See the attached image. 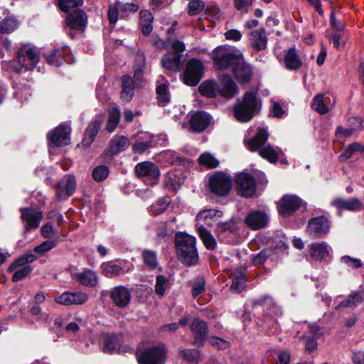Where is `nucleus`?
I'll list each match as a JSON object with an SVG mask.
<instances>
[{
	"label": "nucleus",
	"instance_id": "f257e3e1",
	"mask_svg": "<svg viewBox=\"0 0 364 364\" xmlns=\"http://www.w3.org/2000/svg\"><path fill=\"white\" fill-rule=\"evenodd\" d=\"M39 60V55L36 48L31 45H24L18 50L16 59L2 63V68L5 70L21 73L32 70Z\"/></svg>",
	"mask_w": 364,
	"mask_h": 364
},
{
	"label": "nucleus",
	"instance_id": "f03ea898",
	"mask_svg": "<svg viewBox=\"0 0 364 364\" xmlns=\"http://www.w3.org/2000/svg\"><path fill=\"white\" fill-rule=\"evenodd\" d=\"M260 108V101L255 92H247L242 100L239 99L233 107V114L240 122H247L257 114Z\"/></svg>",
	"mask_w": 364,
	"mask_h": 364
},
{
	"label": "nucleus",
	"instance_id": "7ed1b4c3",
	"mask_svg": "<svg viewBox=\"0 0 364 364\" xmlns=\"http://www.w3.org/2000/svg\"><path fill=\"white\" fill-rule=\"evenodd\" d=\"M267 138V130L259 129L257 134L247 142V145L251 151H257L260 156L267 159L271 163H275L277 161L282 151L278 147L274 148L270 145H265Z\"/></svg>",
	"mask_w": 364,
	"mask_h": 364
},
{
	"label": "nucleus",
	"instance_id": "20e7f679",
	"mask_svg": "<svg viewBox=\"0 0 364 364\" xmlns=\"http://www.w3.org/2000/svg\"><path fill=\"white\" fill-rule=\"evenodd\" d=\"M176 245L178 259L187 265L195 264L198 259L196 248V238L186 233L176 235Z\"/></svg>",
	"mask_w": 364,
	"mask_h": 364
},
{
	"label": "nucleus",
	"instance_id": "39448f33",
	"mask_svg": "<svg viewBox=\"0 0 364 364\" xmlns=\"http://www.w3.org/2000/svg\"><path fill=\"white\" fill-rule=\"evenodd\" d=\"M242 53L230 46H220L212 52V59L217 69L225 70L242 59Z\"/></svg>",
	"mask_w": 364,
	"mask_h": 364
},
{
	"label": "nucleus",
	"instance_id": "423d86ee",
	"mask_svg": "<svg viewBox=\"0 0 364 364\" xmlns=\"http://www.w3.org/2000/svg\"><path fill=\"white\" fill-rule=\"evenodd\" d=\"M145 65V56L143 53H137L136 55V62L134 65V82L129 75H124L122 78V92L120 98L122 100L128 102L131 101L134 95V89L140 80L142 75V68Z\"/></svg>",
	"mask_w": 364,
	"mask_h": 364
},
{
	"label": "nucleus",
	"instance_id": "0eeeda50",
	"mask_svg": "<svg viewBox=\"0 0 364 364\" xmlns=\"http://www.w3.org/2000/svg\"><path fill=\"white\" fill-rule=\"evenodd\" d=\"M37 259L33 254L28 253L18 258L9 267L8 271L14 272L12 280L18 282L26 277L32 271L30 263Z\"/></svg>",
	"mask_w": 364,
	"mask_h": 364
},
{
	"label": "nucleus",
	"instance_id": "6e6552de",
	"mask_svg": "<svg viewBox=\"0 0 364 364\" xmlns=\"http://www.w3.org/2000/svg\"><path fill=\"white\" fill-rule=\"evenodd\" d=\"M204 74V65L197 58L190 59L186 65L183 74V82L191 87L198 84Z\"/></svg>",
	"mask_w": 364,
	"mask_h": 364
},
{
	"label": "nucleus",
	"instance_id": "1a4fd4ad",
	"mask_svg": "<svg viewBox=\"0 0 364 364\" xmlns=\"http://www.w3.org/2000/svg\"><path fill=\"white\" fill-rule=\"evenodd\" d=\"M167 350L163 344L149 347L137 355L139 364H165Z\"/></svg>",
	"mask_w": 364,
	"mask_h": 364
},
{
	"label": "nucleus",
	"instance_id": "9d476101",
	"mask_svg": "<svg viewBox=\"0 0 364 364\" xmlns=\"http://www.w3.org/2000/svg\"><path fill=\"white\" fill-rule=\"evenodd\" d=\"M209 187L215 194L225 196L232 188L231 178L224 173L218 172L210 178Z\"/></svg>",
	"mask_w": 364,
	"mask_h": 364
},
{
	"label": "nucleus",
	"instance_id": "9b49d317",
	"mask_svg": "<svg viewBox=\"0 0 364 364\" xmlns=\"http://www.w3.org/2000/svg\"><path fill=\"white\" fill-rule=\"evenodd\" d=\"M137 176L141 178L145 183L154 185L159 181V169L156 165L150 161H144L138 164L135 167Z\"/></svg>",
	"mask_w": 364,
	"mask_h": 364
},
{
	"label": "nucleus",
	"instance_id": "f8f14e48",
	"mask_svg": "<svg viewBox=\"0 0 364 364\" xmlns=\"http://www.w3.org/2000/svg\"><path fill=\"white\" fill-rule=\"evenodd\" d=\"M70 127L60 124L48 134L50 146L60 147L70 142Z\"/></svg>",
	"mask_w": 364,
	"mask_h": 364
},
{
	"label": "nucleus",
	"instance_id": "ddd939ff",
	"mask_svg": "<svg viewBox=\"0 0 364 364\" xmlns=\"http://www.w3.org/2000/svg\"><path fill=\"white\" fill-rule=\"evenodd\" d=\"M329 230V220L323 216H320L309 221L306 232L313 237H321L327 234Z\"/></svg>",
	"mask_w": 364,
	"mask_h": 364
},
{
	"label": "nucleus",
	"instance_id": "4468645a",
	"mask_svg": "<svg viewBox=\"0 0 364 364\" xmlns=\"http://www.w3.org/2000/svg\"><path fill=\"white\" fill-rule=\"evenodd\" d=\"M88 295L83 291H65L55 297L54 301L60 305H82L88 300Z\"/></svg>",
	"mask_w": 364,
	"mask_h": 364
},
{
	"label": "nucleus",
	"instance_id": "2eb2a0df",
	"mask_svg": "<svg viewBox=\"0 0 364 364\" xmlns=\"http://www.w3.org/2000/svg\"><path fill=\"white\" fill-rule=\"evenodd\" d=\"M252 307H261L267 311L269 316H279L282 314L281 308L277 305L273 299L269 295H264L251 301Z\"/></svg>",
	"mask_w": 364,
	"mask_h": 364
},
{
	"label": "nucleus",
	"instance_id": "dca6fc26",
	"mask_svg": "<svg viewBox=\"0 0 364 364\" xmlns=\"http://www.w3.org/2000/svg\"><path fill=\"white\" fill-rule=\"evenodd\" d=\"M236 183L239 193L244 197L252 196L255 192V181L248 173H240L237 174L236 176Z\"/></svg>",
	"mask_w": 364,
	"mask_h": 364
},
{
	"label": "nucleus",
	"instance_id": "f3484780",
	"mask_svg": "<svg viewBox=\"0 0 364 364\" xmlns=\"http://www.w3.org/2000/svg\"><path fill=\"white\" fill-rule=\"evenodd\" d=\"M76 189V181L73 176L65 175L58 183L56 196L59 200H66Z\"/></svg>",
	"mask_w": 364,
	"mask_h": 364
},
{
	"label": "nucleus",
	"instance_id": "a211bd4d",
	"mask_svg": "<svg viewBox=\"0 0 364 364\" xmlns=\"http://www.w3.org/2000/svg\"><path fill=\"white\" fill-rule=\"evenodd\" d=\"M21 218L26 223L25 230L26 232L31 229L37 228L43 218L41 211L33 208H25L21 209Z\"/></svg>",
	"mask_w": 364,
	"mask_h": 364
},
{
	"label": "nucleus",
	"instance_id": "6ab92c4d",
	"mask_svg": "<svg viewBox=\"0 0 364 364\" xmlns=\"http://www.w3.org/2000/svg\"><path fill=\"white\" fill-rule=\"evenodd\" d=\"M268 223V215L264 212L260 210L251 211L245 218L246 225L254 230L265 228Z\"/></svg>",
	"mask_w": 364,
	"mask_h": 364
},
{
	"label": "nucleus",
	"instance_id": "aec40b11",
	"mask_svg": "<svg viewBox=\"0 0 364 364\" xmlns=\"http://www.w3.org/2000/svg\"><path fill=\"white\" fill-rule=\"evenodd\" d=\"M102 269L106 277H114L132 270L133 269V265L127 262L117 263L112 261L103 263Z\"/></svg>",
	"mask_w": 364,
	"mask_h": 364
},
{
	"label": "nucleus",
	"instance_id": "412c9836",
	"mask_svg": "<svg viewBox=\"0 0 364 364\" xmlns=\"http://www.w3.org/2000/svg\"><path fill=\"white\" fill-rule=\"evenodd\" d=\"M301 199L294 195H286L279 202V212L283 216H288L296 211L301 205Z\"/></svg>",
	"mask_w": 364,
	"mask_h": 364
},
{
	"label": "nucleus",
	"instance_id": "4be33fe9",
	"mask_svg": "<svg viewBox=\"0 0 364 364\" xmlns=\"http://www.w3.org/2000/svg\"><path fill=\"white\" fill-rule=\"evenodd\" d=\"M110 299L119 308H125L130 303L131 291L125 287H116L110 292Z\"/></svg>",
	"mask_w": 364,
	"mask_h": 364
},
{
	"label": "nucleus",
	"instance_id": "5701e85b",
	"mask_svg": "<svg viewBox=\"0 0 364 364\" xmlns=\"http://www.w3.org/2000/svg\"><path fill=\"white\" fill-rule=\"evenodd\" d=\"M336 103L334 98L324 94L316 95L312 102V109L321 114H325L331 110Z\"/></svg>",
	"mask_w": 364,
	"mask_h": 364
},
{
	"label": "nucleus",
	"instance_id": "b1692460",
	"mask_svg": "<svg viewBox=\"0 0 364 364\" xmlns=\"http://www.w3.org/2000/svg\"><path fill=\"white\" fill-rule=\"evenodd\" d=\"M87 17L82 9H76L66 18V24L71 29L82 32L87 26Z\"/></svg>",
	"mask_w": 364,
	"mask_h": 364
},
{
	"label": "nucleus",
	"instance_id": "393cba45",
	"mask_svg": "<svg viewBox=\"0 0 364 364\" xmlns=\"http://www.w3.org/2000/svg\"><path fill=\"white\" fill-rule=\"evenodd\" d=\"M191 330L194 335V343L203 346L208 333L207 323L200 318H195L191 324Z\"/></svg>",
	"mask_w": 364,
	"mask_h": 364
},
{
	"label": "nucleus",
	"instance_id": "a878e982",
	"mask_svg": "<svg viewBox=\"0 0 364 364\" xmlns=\"http://www.w3.org/2000/svg\"><path fill=\"white\" fill-rule=\"evenodd\" d=\"M210 122V116L205 112H196L191 115V127L196 132H203L209 126Z\"/></svg>",
	"mask_w": 364,
	"mask_h": 364
},
{
	"label": "nucleus",
	"instance_id": "bb28decb",
	"mask_svg": "<svg viewBox=\"0 0 364 364\" xmlns=\"http://www.w3.org/2000/svg\"><path fill=\"white\" fill-rule=\"evenodd\" d=\"M331 205L336 208L339 212L343 210L357 211L363 208V204L355 198L351 199L336 198L331 202Z\"/></svg>",
	"mask_w": 364,
	"mask_h": 364
},
{
	"label": "nucleus",
	"instance_id": "cd10ccee",
	"mask_svg": "<svg viewBox=\"0 0 364 364\" xmlns=\"http://www.w3.org/2000/svg\"><path fill=\"white\" fill-rule=\"evenodd\" d=\"M219 90L220 95L227 99L232 98L238 92L236 84L232 78L228 75L223 77L219 85Z\"/></svg>",
	"mask_w": 364,
	"mask_h": 364
},
{
	"label": "nucleus",
	"instance_id": "c85d7f7f",
	"mask_svg": "<svg viewBox=\"0 0 364 364\" xmlns=\"http://www.w3.org/2000/svg\"><path fill=\"white\" fill-rule=\"evenodd\" d=\"M332 249L326 242H315L309 245L310 256L316 260H322L329 256Z\"/></svg>",
	"mask_w": 364,
	"mask_h": 364
},
{
	"label": "nucleus",
	"instance_id": "c756f323",
	"mask_svg": "<svg viewBox=\"0 0 364 364\" xmlns=\"http://www.w3.org/2000/svg\"><path fill=\"white\" fill-rule=\"evenodd\" d=\"M232 285L230 290L234 293H240L245 289V269L237 268L231 274Z\"/></svg>",
	"mask_w": 364,
	"mask_h": 364
},
{
	"label": "nucleus",
	"instance_id": "7c9ffc66",
	"mask_svg": "<svg viewBox=\"0 0 364 364\" xmlns=\"http://www.w3.org/2000/svg\"><path fill=\"white\" fill-rule=\"evenodd\" d=\"M250 43L256 50H262L267 48V37L264 28L255 30L250 33Z\"/></svg>",
	"mask_w": 364,
	"mask_h": 364
},
{
	"label": "nucleus",
	"instance_id": "2f4dec72",
	"mask_svg": "<svg viewBox=\"0 0 364 364\" xmlns=\"http://www.w3.org/2000/svg\"><path fill=\"white\" fill-rule=\"evenodd\" d=\"M284 63L289 70H296L301 67L302 60L295 48H291L285 52Z\"/></svg>",
	"mask_w": 364,
	"mask_h": 364
},
{
	"label": "nucleus",
	"instance_id": "473e14b6",
	"mask_svg": "<svg viewBox=\"0 0 364 364\" xmlns=\"http://www.w3.org/2000/svg\"><path fill=\"white\" fill-rule=\"evenodd\" d=\"M74 279L80 284L85 287H95L97 284V276L96 273L90 269L75 273Z\"/></svg>",
	"mask_w": 364,
	"mask_h": 364
},
{
	"label": "nucleus",
	"instance_id": "72a5a7b5",
	"mask_svg": "<svg viewBox=\"0 0 364 364\" xmlns=\"http://www.w3.org/2000/svg\"><path fill=\"white\" fill-rule=\"evenodd\" d=\"M121 343V335H105L103 338L102 350L105 353H112L117 350H120Z\"/></svg>",
	"mask_w": 364,
	"mask_h": 364
},
{
	"label": "nucleus",
	"instance_id": "f704fd0d",
	"mask_svg": "<svg viewBox=\"0 0 364 364\" xmlns=\"http://www.w3.org/2000/svg\"><path fill=\"white\" fill-rule=\"evenodd\" d=\"M200 95L206 97L213 98L220 95L219 85L213 80L203 82L198 87Z\"/></svg>",
	"mask_w": 364,
	"mask_h": 364
},
{
	"label": "nucleus",
	"instance_id": "c9c22d12",
	"mask_svg": "<svg viewBox=\"0 0 364 364\" xmlns=\"http://www.w3.org/2000/svg\"><path fill=\"white\" fill-rule=\"evenodd\" d=\"M181 55L169 52L161 59L162 66L171 71H178L180 68Z\"/></svg>",
	"mask_w": 364,
	"mask_h": 364
},
{
	"label": "nucleus",
	"instance_id": "e433bc0d",
	"mask_svg": "<svg viewBox=\"0 0 364 364\" xmlns=\"http://www.w3.org/2000/svg\"><path fill=\"white\" fill-rule=\"evenodd\" d=\"M233 73L235 78L242 82H245L250 80L252 77V69L250 66L244 63H236L233 68Z\"/></svg>",
	"mask_w": 364,
	"mask_h": 364
},
{
	"label": "nucleus",
	"instance_id": "4c0bfd02",
	"mask_svg": "<svg viewBox=\"0 0 364 364\" xmlns=\"http://www.w3.org/2000/svg\"><path fill=\"white\" fill-rule=\"evenodd\" d=\"M129 146V139L124 136H115L109 142V151L112 154H117Z\"/></svg>",
	"mask_w": 364,
	"mask_h": 364
},
{
	"label": "nucleus",
	"instance_id": "58836bf2",
	"mask_svg": "<svg viewBox=\"0 0 364 364\" xmlns=\"http://www.w3.org/2000/svg\"><path fill=\"white\" fill-rule=\"evenodd\" d=\"M153 146L152 136L149 134H142L139 137V141L133 144L132 149L134 153L141 154Z\"/></svg>",
	"mask_w": 364,
	"mask_h": 364
},
{
	"label": "nucleus",
	"instance_id": "ea45409f",
	"mask_svg": "<svg viewBox=\"0 0 364 364\" xmlns=\"http://www.w3.org/2000/svg\"><path fill=\"white\" fill-rule=\"evenodd\" d=\"M330 43H332L336 48H343L346 46L348 40V33L347 31H333L332 33L326 32Z\"/></svg>",
	"mask_w": 364,
	"mask_h": 364
},
{
	"label": "nucleus",
	"instance_id": "a19ab883",
	"mask_svg": "<svg viewBox=\"0 0 364 364\" xmlns=\"http://www.w3.org/2000/svg\"><path fill=\"white\" fill-rule=\"evenodd\" d=\"M364 300L363 291H355L348 296L347 299L340 303L338 306L353 308Z\"/></svg>",
	"mask_w": 364,
	"mask_h": 364
},
{
	"label": "nucleus",
	"instance_id": "79ce46f5",
	"mask_svg": "<svg viewBox=\"0 0 364 364\" xmlns=\"http://www.w3.org/2000/svg\"><path fill=\"white\" fill-rule=\"evenodd\" d=\"M198 232L206 248L214 250L216 247V241L213 236L202 225H198Z\"/></svg>",
	"mask_w": 364,
	"mask_h": 364
},
{
	"label": "nucleus",
	"instance_id": "37998d69",
	"mask_svg": "<svg viewBox=\"0 0 364 364\" xmlns=\"http://www.w3.org/2000/svg\"><path fill=\"white\" fill-rule=\"evenodd\" d=\"M18 27V22L14 17H6L0 21V33H11Z\"/></svg>",
	"mask_w": 364,
	"mask_h": 364
},
{
	"label": "nucleus",
	"instance_id": "c03bdc74",
	"mask_svg": "<svg viewBox=\"0 0 364 364\" xmlns=\"http://www.w3.org/2000/svg\"><path fill=\"white\" fill-rule=\"evenodd\" d=\"M121 116V112L119 107H115L109 112L106 129L109 132L114 131L117 127Z\"/></svg>",
	"mask_w": 364,
	"mask_h": 364
},
{
	"label": "nucleus",
	"instance_id": "a18cd8bd",
	"mask_svg": "<svg viewBox=\"0 0 364 364\" xmlns=\"http://www.w3.org/2000/svg\"><path fill=\"white\" fill-rule=\"evenodd\" d=\"M221 215L222 213L215 209L203 210L197 215L196 220L209 225L210 220L215 218H220Z\"/></svg>",
	"mask_w": 364,
	"mask_h": 364
},
{
	"label": "nucleus",
	"instance_id": "49530a36",
	"mask_svg": "<svg viewBox=\"0 0 364 364\" xmlns=\"http://www.w3.org/2000/svg\"><path fill=\"white\" fill-rule=\"evenodd\" d=\"M156 94L160 105L164 106L170 101L171 96L168 91V85L167 83L158 85L156 87Z\"/></svg>",
	"mask_w": 364,
	"mask_h": 364
},
{
	"label": "nucleus",
	"instance_id": "de8ad7c7",
	"mask_svg": "<svg viewBox=\"0 0 364 364\" xmlns=\"http://www.w3.org/2000/svg\"><path fill=\"white\" fill-rule=\"evenodd\" d=\"M179 357L192 363H197L200 358V353L196 349H180Z\"/></svg>",
	"mask_w": 364,
	"mask_h": 364
},
{
	"label": "nucleus",
	"instance_id": "09e8293b",
	"mask_svg": "<svg viewBox=\"0 0 364 364\" xmlns=\"http://www.w3.org/2000/svg\"><path fill=\"white\" fill-rule=\"evenodd\" d=\"M183 183V178L174 172H168L164 180V183L166 187L173 190L177 189Z\"/></svg>",
	"mask_w": 364,
	"mask_h": 364
},
{
	"label": "nucleus",
	"instance_id": "8fccbe9b",
	"mask_svg": "<svg viewBox=\"0 0 364 364\" xmlns=\"http://www.w3.org/2000/svg\"><path fill=\"white\" fill-rule=\"evenodd\" d=\"M65 51L63 50L55 49L51 51L47 56V61L48 64L58 67L63 62V56Z\"/></svg>",
	"mask_w": 364,
	"mask_h": 364
},
{
	"label": "nucleus",
	"instance_id": "3c124183",
	"mask_svg": "<svg viewBox=\"0 0 364 364\" xmlns=\"http://www.w3.org/2000/svg\"><path fill=\"white\" fill-rule=\"evenodd\" d=\"M169 284L167 278L163 275H158L156 278L155 292L159 296H163Z\"/></svg>",
	"mask_w": 364,
	"mask_h": 364
},
{
	"label": "nucleus",
	"instance_id": "603ef678",
	"mask_svg": "<svg viewBox=\"0 0 364 364\" xmlns=\"http://www.w3.org/2000/svg\"><path fill=\"white\" fill-rule=\"evenodd\" d=\"M104 121V116H98L95 118V120H93L90 125L88 126L86 132L89 136H92V138H95L97 136L101 124H102Z\"/></svg>",
	"mask_w": 364,
	"mask_h": 364
},
{
	"label": "nucleus",
	"instance_id": "864d4df0",
	"mask_svg": "<svg viewBox=\"0 0 364 364\" xmlns=\"http://www.w3.org/2000/svg\"><path fill=\"white\" fill-rule=\"evenodd\" d=\"M142 256L145 264L151 269H155L158 266L156 255L154 252L150 250H144Z\"/></svg>",
	"mask_w": 364,
	"mask_h": 364
},
{
	"label": "nucleus",
	"instance_id": "5fc2aeb1",
	"mask_svg": "<svg viewBox=\"0 0 364 364\" xmlns=\"http://www.w3.org/2000/svg\"><path fill=\"white\" fill-rule=\"evenodd\" d=\"M198 160L200 164L210 168H215L218 165V161L210 153L202 154Z\"/></svg>",
	"mask_w": 364,
	"mask_h": 364
},
{
	"label": "nucleus",
	"instance_id": "6e6d98bb",
	"mask_svg": "<svg viewBox=\"0 0 364 364\" xmlns=\"http://www.w3.org/2000/svg\"><path fill=\"white\" fill-rule=\"evenodd\" d=\"M56 245V240H46L42 242L41 245L36 246L34 248V252L40 255H43L44 253L54 248Z\"/></svg>",
	"mask_w": 364,
	"mask_h": 364
},
{
	"label": "nucleus",
	"instance_id": "4d7b16f0",
	"mask_svg": "<svg viewBox=\"0 0 364 364\" xmlns=\"http://www.w3.org/2000/svg\"><path fill=\"white\" fill-rule=\"evenodd\" d=\"M83 0H59L58 6L60 10L68 12L70 9L82 4Z\"/></svg>",
	"mask_w": 364,
	"mask_h": 364
},
{
	"label": "nucleus",
	"instance_id": "13d9d810",
	"mask_svg": "<svg viewBox=\"0 0 364 364\" xmlns=\"http://www.w3.org/2000/svg\"><path fill=\"white\" fill-rule=\"evenodd\" d=\"M205 291V279L198 277L196 279L193 287H192V294L193 297L197 298L201 295L203 292Z\"/></svg>",
	"mask_w": 364,
	"mask_h": 364
},
{
	"label": "nucleus",
	"instance_id": "bf43d9fd",
	"mask_svg": "<svg viewBox=\"0 0 364 364\" xmlns=\"http://www.w3.org/2000/svg\"><path fill=\"white\" fill-rule=\"evenodd\" d=\"M109 169L106 166H97L92 171V177L96 181H102L107 178Z\"/></svg>",
	"mask_w": 364,
	"mask_h": 364
},
{
	"label": "nucleus",
	"instance_id": "052dcab7",
	"mask_svg": "<svg viewBox=\"0 0 364 364\" xmlns=\"http://www.w3.org/2000/svg\"><path fill=\"white\" fill-rule=\"evenodd\" d=\"M119 12H121V11L117 2L109 6L107 16L111 24L114 25L117 23Z\"/></svg>",
	"mask_w": 364,
	"mask_h": 364
},
{
	"label": "nucleus",
	"instance_id": "680f3d73",
	"mask_svg": "<svg viewBox=\"0 0 364 364\" xmlns=\"http://www.w3.org/2000/svg\"><path fill=\"white\" fill-rule=\"evenodd\" d=\"M330 25L334 28V31L342 32L346 31V23L336 17L335 11L333 10L330 16Z\"/></svg>",
	"mask_w": 364,
	"mask_h": 364
},
{
	"label": "nucleus",
	"instance_id": "e2e57ef3",
	"mask_svg": "<svg viewBox=\"0 0 364 364\" xmlns=\"http://www.w3.org/2000/svg\"><path fill=\"white\" fill-rule=\"evenodd\" d=\"M205 4L200 0H192L188 4V14L193 16L203 10Z\"/></svg>",
	"mask_w": 364,
	"mask_h": 364
},
{
	"label": "nucleus",
	"instance_id": "0e129e2a",
	"mask_svg": "<svg viewBox=\"0 0 364 364\" xmlns=\"http://www.w3.org/2000/svg\"><path fill=\"white\" fill-rule=\"evenodd\" d=\"M210 344L218 348L225 350L230 347V343L221 338L217 336H210L208 339Z\"/></svg>",
	"mask_w": 364,
	"mask_h": 364
},
{
	"label": "nucleus",
	"instance_id": "69168bd1",
	"mask_svg": "<svg viewBox=\"0 0 364 364\" xmlns=\"http://www.w3.org/2000/svg\"><path fill=\"white\" fill-rule=\"evenodd\" d=\"M341 262L346 264L348 267L357 269L363 266V262L360 259L351 257L350 256L346 255L343 256L341 259Z\"/></svg>",
	"mask_w": 364,
	"mask_h": 364
},
{
	"label": "nucleus",
	"instance_id": "338daca9",
	"mask_svg": "<svg viewBox=\"0 0 364 364\" xmlns=\"http://www.w3.org/2000/svg\"><path fill=\"white\" fill-rule=\"evenodd\" d=\"M188 323V319L186 317H182L180 318L179 321L178 323H172L167 325H164L161 327V330L163 331H176L179 326H186Z\"/></svg>",
	"mask_w": 364,
	"mask_h": 364
},
{
	"label": "nucleus",
	"instance_id": "774afa93",
	"mask_svg": "<svg viewBox=\"0 0 364 364\" xmlns=\"http://www.w3.org/2000/svg\"><path fill=\"white\" fill-rule=\"evenodd\" d=\"M354 132L353 128H344L338 126L336 130V135L338 138H346L351 136Z\"/></svg>",
	"mask_w": 364,
	"mask_h": 364
}]
</instances>
